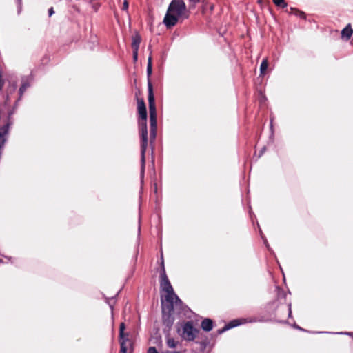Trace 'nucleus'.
<instances>
[{"mask_svg": "<svg viewBox=\"0 0 353 353\" xmlns=\"http://www.w3.org/2000/svg\"><path fill=\"white\" fill-rule=\"evenodd\" d=\"M241 324V323L239 321V320H238V319L233 320V321H230L228 324L225 325V327H223L221 330H219V333L221 334L223 332H225L229 329L233 328L234 327H236Z\"/></svg>", "mask_w": 353, "mask_h": 353, "instance_id": "9d476101", "label": "nucleus"}, {"mask_svg": "<svg viewBox=\"0 0 353 353\" xmlns=\"http://www.w3.org/2000/svg\"><path fill=\"white\" fill-rule=\"evenodd\" d=\"M152 57H149L148 60V65H147V75L148 79L152 75Z\"/></svg>", "mask_w": 353, "mask_h": 353, "instance_id": "f3484780", "label": "nucleus"}, {"mask_svg": "<svg viewBox=\"0 0 353 353\" xmlns=\"http://www.w3.org/2000/svg\"><path fill=\"white\" fill-rule=\"evenodd\" d=\"M161 353H182L181 351H165Z\"/></svg>", "mask_w": 353, "mask_h": 353, "instance_id": "a878e982", "label": "nucleus"}, {"mask_svg": "<svg viewBox=\"0 0 353 353\" xmlns=\"http://www.w3.org/2000/svg\"><path fill=\"white\" fill-rule=\"evenodd\" d=\"M157 135V128H150V138L154 139Z\"/></svg>", "mask_w": 353, "mask_h": 353, "instance_id": "aec40b11", "label": "nucleus"}, {"mask_svg": "<svg viewBox=\"0 0 353 353\" xmlns=\"http://www.w3.org/2000/svg\"><path fill=\"white\" fill-rule=\"evenodd\" d=\"M190 1L192 2L194 4H195L196 3L199 2V0H190Z\"/></svg>", "mask_w": 353, "mask_h": 353, "instance_id": "c756f323", "label": "nucleus"}, {"mask_svg": "<svg viewBox=\"0 0 353 353\" xmlns=\"http://www.w3.org/2000/svg\"><path fill=\"white\" fill-rule=\"evenodd\" d=\"M30 86V81H29L28 78L23 79L22 83H21V87L19 88V100L21 99V97H22L23 93L26 92L27 88H29Z\"/></svg>", "mask_w": 353, "mask_h": 353, "instance_id": "9b49d317", "label": "nucleus"}, {"mask_svg": "<svg viewBox=\"0 0 353 353\" xmlns=\"http://www.w3.org/2000/svg\"><path fill=\"white\" fill-rule=\"evenodd\" d=\"M213 322L210 319H205L201 322V328L205 332H210L212 330Z\"/></svg>", "mask_w": 353, "mask_h": 353, "instance_id": "1a4fd4ad", "label": "nucleus"}, {"mask_svg": "<svg viewBox=\"0 0 353 353\" xmlns=\"http://www.w3.org/2000/svg\"><path fill=\"white\" fill-rule=\"evenodd\" d=\"M198 333V330L192 325L190 321L186 322L182 327V332L180 334L181 337L186 341H193Z\"/></svg>", "mask_w": 353, "mask_h": 353, "instance_id": "39448f33", "label": "nucleus"}, {"mask_svg": "<svg viewBox=\"0 0 353 353\" xmlns=\"http://www.w3.org/2000/svg\"><path fill=\"white\" fill-rule=\"evenodd\" d=\"M186 14V6L182 0H173L168 9L164 17L163 23L168 28L175 26L180 17H188Z\"/></svg>", "mask_w": 353, "mask_h": 353, "instance_id": "f03ea898", "label": "nucleus"}, {"mask_svg": "<svg viewBox=\"0 0 353 353\" xmlns=\"http://www.w3.org/2000/svg\"><path fill=\"white\" fill-rule=\"evenodd\" d=\"M353 30L350 24L346 26L341 31V37L346 40H348L352 35Z\"/></svg>", "mask_w": 353, "mask_h": 353, "instance_id": "6e6552de", "label": "nucleus"}, {"mask_svg": "<svg viewBox=\"0 0 353 353\" xmlns=\"http://www.w3.org/2000/svg\"><path fill=\"white\" fill-rule=\"evenodd\" d=\"M93 7H94V10L97 12V11L98 10V8H99V5H98V6H94Z\"/></svg>", "mask_w": 353, "mask_h": 353, "instance_id": "c85d7f7f", "label": "nucleus"}, {"mask_svg": "<svg viewBox=\"0 0 353 353\" xmlns=\"http://www.w3.org/2000/svg\"><path fill=\"white\" fill-rule=\"evenodd\" d=\"M106 303L109 305L110 307L112 310H113V305L114 303V297H112V298H110V299L107 298L106 299Z\"/></svg>", "mask_w": 353, "mask_h": 353, "instance_id": "6ab92c4d", "label": "nucleus"}, {"mask_svg": "<svg viewBox=\"0 0 353 353\" xmlns=\"http://www.w3.org/2000/svg\"><path fill=\"white\" fill-rule=\"evenodd\" d=\"M139 50H133V59L136 61L137 60Z\"/></svg>", "mask_w": 353, "mask_h": 353, "instance_id": "b1692460", "label": "nucleus"}, {"mask_svg": "<svg viewBox=\"0 0 353 353\" xmlns=\"http://www.w3.org/2000/svg\"><path fill=\"white\" fill-rule=\"evenodd\" d=\"M274 3L280 8H285L287 7V3L285 0H273Z\"/></svg>", "mask_w": 353, "mask_h": 353, "instance_id": "a211bd4d", "label": "nucleus"}, {"mask_svg": "<svg viewBox=\"0 0 353 353\" xmlns=\"http://www.w3.org/2000/svg\"><path fill=\"white\" fill-rule=\"evenodd\" d=\"M139 128L141 132V179L143 181L145 167V151L148 147L147 119H140Z\"/></svg>", "mask_w": 353, "mask_h": 353, "instance_id": "7ed1b4c3", "label": "nucleus"}, {"mask_svg": "<svg viewBox=\"0 0 353 353\" xmlns=\"http://www.w3.org/2000/svg\"><path fill=\"white\" fill-rule=\"evenodd\" d=\"M137 109L140 119H147V110L145 102L143 99L138 100Z\"/></svg>", "mask_w": 353, "mask_h": 353, "instance_id": "423d86ee", "label": "nucleus"}, {"mask_svg": "<svg viewBox=\"0 0 353 353\" xmlns=\"http://www.w3.org/2000/svg\"><path fill=\"white\" fill-rule=\"evenodd\" d=\"M165 339L167 347L170 349L176 348L179 343V341L176 340L169 334H166Z\"/></svg>", "mask_w": 353, "mask_h": 353, "instance_id": "0eeeda50", "label": "nucleus"}, {"mask_svg": "<svg viewBox=\"0 0 353 353\" xmlns=\"http://www.w3.org/2000/svg\"><path fill=\"white\" fill-rule=\"evenodd\" d=\"M290 11L287 10L290 14L298 16L299 17H300L301 19L305 18V14L303 12L300 11V10H299L296 8H290Z\"/></svg>", "mask_w": 353, "mask_h": 353, "instance_id": "4468645a", "label": "nucleus"}, {"mask_svg": "<svg viewBox=\"0 0 353 353\" xmlns=\"http://www.w3.org/2000/svg\"><path fill=\"white\" fill-rule=\"evenodd\" d=\"M17 3H18L19 9H21V1L22 0H17Z\"/></svg>", "mask_w": 353, "mask_h": 353, "instance_id": "cd10ccee", "label": "nucleus"}, {"mask_svg": "<svg viewBox=\"0 0 353 353\" xmlns=\"http://www.w3.org/2000/svg\"><path fill=\"white\" fill-rule=\"evenodd\" d=\"M54 13V9H53V8H52V7H51V8L48 10V15H49V17H51Z\"/></svg>", "mask_w": 353, "mask_h": 353, "instance_id": "393cba45", "label": "nucleus"}, {"mask_svg": "<svg viewBox=\"0 0 353 353\" xmlns=\"http://www.w3.org/2000/svg\"><path fill=\"white\" fill-rule=\"evenodd\" d=\"M128 8V1L126 0H125L124 2H123V4L122 9L123 10H127Z\"/></svg>", "mask_w": 353, "mask_h": 353, "instance_id": "4be33fe9", "label": "nucleus"}, {"mask_svg": "<svg viewBox=\"0 0 353 353\" xmlns=\"http://www.w3.org/2000/svg\"><path fill=\"white\" fill-rule=\"evenodd\" d=\"M160 286L161 290L166 293L164 299L161 301L163 319L165 318V315L169 318L174 313L179 314L185 313L187 307L183 304L181 300L174 293L173 288L165 274L164 267H163L161 272Z\"/></svg>", "mask_w": 353, "mask_h": 353, "instance_id": "f257e3e1", "label": "nucleus"}, {"mask_svg": "<svg viewBox=\"0 0 353 353\" xmlns=\"http://www.w3.org/2000/svg\"><path fill=\"white\" fill-rule=\"evenodd\" d=\"M264 243L267 244V240L266 239H264Z\"/></svg>", "mask_w": 353, "mask_h": 353, "instance_id": "2f4dec72", "label": "nucleus"}, {"mask_svg": "<svg viewBox=\"0 0 353 353\" xmlns=\"http://www.w3.org/2000/svg\"><path fill=\"white\" fill-rule=\"evenodd\" d=\"M128 345H130V341L127 336L125 339H120V352L119 353H127Z\"/></svg>", "mask_w": 353, "mask_h": 353, "instance_id": "f8f14e48", "label": "nucleus"}, {"mask_svg": "<svg viewBox=\"0 0 353 353\" xmlns=\"http://www.w3.org/2000/svg\"><path fill=\"white\" fill-rule=\"evenodd\" d=\"M288 310H289L288 316H291V315H292L291 303H290L288 305Z\"/></svg>", "mask_w": 353, "mask_h": 353, "instance_id": "bb28decb", "label": "nucleus"}, {"mask_svg": "<svg viewBox=\"0 0 353 353\" xmlns=\"http://www.w3.org/2000/svg\"><path fill=\"white\" fill-rule=\"evenodd\" d=\"M125 329V323H121L120 324V327H119V337H120V339H125L126 336H127V338H128V334H125L124 332Z\"/></svg>", "mask_w": 353, "mask_h": 353, "instance_id": "2eb2a0df", "label": "nucleus"}, {"mask_svg": "<svg viewBox=\"0 0 353 353\" xmlns=\"http://www.w3.org/2000/svg\"><path fill=\"white\" fill-rule=\"evenodd\" d=\"M141 40V39L139 35L133 37L132 41V48L133 50H139Z\"/></svg>", "mask_w": 353, "mask_h": 353, "instance_id": "ddd939ff", "label": "nucleus"}, {"mask_svg": "<svg viewBox=\"0 0 353 353\" xmlns=\"http://www.w3.org/2000/svg\"><path fill=\"white\" fill-rule=\"evenodd\" d=\"M2 261L0 259V263Z\"/></svg>", "mask_w": 353, "mask_h": 353, "instance_id": "72a5a7b5", "label": "nucleus"}, {"mask_svg": "<svg viewBox=\"0 0 353 353\" xmlns=\"http://www.w3.org/2000/svg\"><path fill=\"white\" fill-rule=\"evenodd\" d=\"M297 329H299V330H302L300 327L299 326H295Z\"/></svg>", "mask_w": 353, "mask_h": 353, "instance_id": "7c9ffc66", "label": "nucleus"}, {"mask_svg": "<svg viewBox=\"0 0 353 353\" xmlns=\"http://www.w3.org/2000/svg\"><path fill=\"white\" fill-rule=\"evenodd\" d=\"M148 103L150 110V128H157V112L156 106L154 102V96L153 93V88L152 83L150 80L148 82Z\"/></svg>", "mask_w": 353, "mask_h": 353, "instance_id": "20e7f679", "label": "nucleus"}, {"mask_svg": "<svg viewBox=\"0 0 353 353\" xmlns=\"http://www.w3.org/2000/svg\"><path fill=\"white\" fill-rule=\"evenodd\" d=\"M4 85V81L2 78L1 73L0 72V90L2 89Z\"/></svg>", "mask_w": 353, "mask_h": 353, "instance_id": "5701e85b", "label": "nucleus"}, {"mask_svg": "<svg viewBox=\"0 0 353 353\" xmlns=\"http://www.w3.org/2000/svg\"><path fill=\"white\" fill-rule=\"evenodd\" d=\"M147 353H158L157 349L154 347H150L148 348Z\"/></svg>", "mask_w": 353, "mask_h": 353, "instance_id": "412c9836", "label": "nucleus"}, {"mask_svg": "<svg viewBox=\"0 0 353 353\" xmlns=\"http://www.w3.org/2000/svg\"><path fill=\"white\" fill-rule=\"evenodd\" d=\"M268 67V61L267 59H264L260 65V72L261 74H263Z\"/></svg>", "mask_w": 353, "mask_h": 353, "instance_id": "dca6fc26", "label": "nucleus"}, {"mask_svg": "<svg viewBox=\"0 0 353 353\" xmlns=\"http://www.w3.org/2000/svg\"><path fill=\"white\" fill-rule=\"evenodd\" d=\"M141 228L140 225L139 226V232H140Z\"/></svg>", "mask_w": 353, "mask_h": 353, "instance_id": "473e14b6", "label": "nucleus"}]
</instances>
